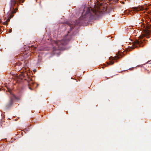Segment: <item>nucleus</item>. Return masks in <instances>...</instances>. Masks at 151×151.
<instances>
[{"label": "nucleus", "mask_w": 151, "mask_h": 151, "mask_svg": "<svg viewBox=\"0 0 151 151\" xmlns=\"http://www.w3.org/2000/svg\"><path fill=\"white\" fill-rule=\"evenodd\" d=\"M12 30L11 29H9V32L10 33L11 32H12Z\"/></svg>", "instance_id": "nucleus-8"}, {"label": "nucleus", "mask_w": 151, "mask_h": 151, "mask_svg": "<svg viewBox=\"0 0 151 151\" xmlns=\"http://www.w3.org/2000/svg\"><path fill=\"white\" fill-rule=\"evenodd\" d=\"M29 89H31V88L30 87H29Z\"/></svg>", "instance_id": "nucleus-11"}, {"label": "nucleus", "mask_w": 151, "mask_h": 151, "mask_svg": "<svg viewBox=\"0 0 151 151\" xmlns=\"http://www.w3.org/2000/svg\"><path fill=\"white\" fill-rule=\"evenodd\" d=\"M103 8L101 3H100L98 1H97L96 4H95L93 8L85 7L79 19L75 21L72 24L68 23V26L70 29V31H68V33L64 36L63 39L60 40L57 39V56L60 54V50H65L64 46L68 43L70 39L71 33L70 32L74 27L100 17L106 11V8Z\"/></svg>", "instance_id": "nucleus-1"}, {"label": "nucleus", "mask_w": 151, "mask_h": 151, "mask_svg": "<svg viewBox=\"0 0 151 151\" xmlns=\"http://www.w3.org/2000/svg\"><path fill=\"white\" fill-rule=\"evenodd\" d=\"M120 58L119 56H115L114 57H110L109 58V62H107L106 64V66L108 65H112L114 63V61H116V60Z\"/></svg>", "instance_id": "nucleus-4"}, {"label": "nucleus", "mask_w": 151, "mask_h": 151, "mask_svg": "<svg viewBox=\"0 0 151 151\" xmlns=\"http://www.w3.org/2000/svg\"><path fill=\"white\" fill-rule=\"evenodd\" d=\"M59 33V32L58 31V32H57V37H58V35Z\"/></svg>", "instance_id": "nucleus-9"}, {"label": "nucleus", "mask_w": 151, "mask_h": 151, "mask_svg": "<svg viewBox=\"0 0 151 151\" xmlns=\"http://www.w3.org/2000/svg\"><path fill=\"white\" fill-rule=\"evenodd\" d=\"M11 17L10 18V19H8L6 21L4 22V24H5V25H7L8 24V22H9L10 20V19L12 17V16L11 15Z\"/></svg>", "instance_id": "nucleus-5"}, {"label": "nucleus", "mask_w": 151, "mask_h": 151, "mask_svg": "<svg viewBox=\"0 0 151 151\" xmlns=\"http://www.w3.org/2000/svg\"><path fill=\"white\" fill-rule=\"evenodd\" d=\"M27 74V73H23L22 74V75L23 76V77H24L25 75V74Z\"/></svg>", "instance_id": "nucleus-6"}, {"label": "nucleus", "mask_w": 151, "mask_h": 151, "mask_svg": "<svg viewBox=\"0 0 151 151\" xmlns=\"http://www.w3.org/2000/svg\"><path fill=\"white\" fill-rule=\"evenodd\" d=\"M129 68V70H131L133 68Z\"/></svg>", "instance_id": "nucleus-7"}, {"label": "nucleus", "mask_w": 151, "mask_h": 151, "mask_svg": "<svg viewBox=\"0 0 151 151\" xmlns=\"http://www.w3.org/2000/svg\"><path fill=\"white\" fill-rule=\"evenodd\" d=\"M144 8L142 6H139L137 7H135L132 8L130 9H129L128 10L126 11L125 12V13H131L133 11L134 12H137L139 10H143Z\"/></svg>", "instance_id": "nucleus-3"}, {"label": "nucleus", "mask_w": 151, "mask_h": 151, "mask_svg": "<svg viewBox=\"0 0 151 151\" xmlns=\"http://www.w3.org/2000/svg\"><path fill=\"white\" fill-rule=\"evenodd\" d=\"M1 91V89L0 88V91Z\"/></svg>", "instance_id": "nucleus-12"}, {"label": "nucleus", "mask_w": 151, "mask_h": 151, "mask_svg": "<svg viewBox=\"0 0 151 151\" xmlns=\"http://www.w3.org/2000/svg\"><path fill=\"white\" fill-rule=\"evenodd\" d=\"M142 43V41L136 40L129 46V47H130L129 50H131L135 48H137L139 46H141Z\"/></svg>", "instance_id": "nucleus-2"}, {"label": "nucleus", "mask_w": 151, "mask_h": 151, "mask_svg": "<svg viewBox=\"0 0 151 151\" xmlns=\"http://www.w3.org/2000/svg\"><path fill=\"white\" fill-rule=\"evenodd\" d=\"M10 103H11V104H12V101H10Z\"/></svg>", "instance_id": "nucleus-10"}]
</instances>
